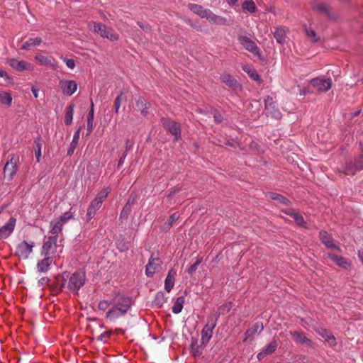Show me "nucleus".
I'll list each match as a JSON object with an SVG mask.
<instances>
[{
  "mask_svg": "<svg viewBox=\"0 0 363 363\" xmlns=\"http://www.w3.org/2000/svg\"><path fill=\"white\" fill-rule=\"evenodd\" d=\"M290 334L293 336L294 340L297 344L303 345L307 347H313L314 343L313 341L307 338L303 332L297 330L290 332Z\"/></svg>",
  "mask_w": 363,
  "mask_h": 363,
  "instance_id": "11",
  "label": "nucleus"
},
{
  "mask_svg": "<svg viewBox=\"0 0 363 363\" xmlns=\"http://www.w3.org/2000/svg\"><path fill=\"white\" fill-rule=\"evenodd\" d=\"M184 303V297L183 296H179L177 298V300L172 307L173 313L175 314L179 313L183 308Z\"/></svg>",
  "mask_w": 363,
  "mask_h": 363,
  "instance_id": "35",
  "label": "nucleus"
},
{
  "mask_svg": "<svg viewBox=\"0 0 363 363\" xmlns=\"http://www.w3.org/2000/svg\"><path fill=\"white\" fill-rule=\"evenodd\" d=\"M242 69L247 72L249 76L255 81H259V76L257 73V72L254 69H252L250 66L248 65H244L242 67Z\"/></svg>",
  "mask_w": 363,
  "mask_h": 363,
  "instance_id": "40",
  "label": "nucleus"
},
{
  "mask_svg": "<svg viewBox=\"0 0 363 363\" xmlns=\"http://www.w3.org/2000/svg\"><path fill=\"white\" fill-rule=\"evenodd\" d=\"M89 27L95 33H98L101 37H104L105 31L106 30L107 26L101 23L92 22L89 23Z\"/></svg>",
  "mask_w": 363,
  "mask_h": 363,
  "instance_id": "28",
  "label": "nucleus"
},
{
  "mask_svg": "<svg viewBox=\"0 0 363 363\" xmlns=\"http://www.w3.org/2000/svg\"><path fill=\"white\" fill-rule=\"evenodd\" d=\"M274 36L279 43L283 44L285 41L286 31L282 28H277L274 31Z\"/></svg>",
  "mask_w": 363,
  "mask_h": 363,
  "instance_id": "36",
  "label": "nucleus"
},
{
  "mask_svg": "<svg viewBox=\"0 0 363 363\" xmlns=\"http://www.w3.org/2000/svg\"><path fill=\"white\" fill-rule=\"evenodd\" d=\"M277 340L273 339L269 344L264 347L260 352L257 354V359L260 361L267 355L272 354L277 348Z\"/></svg>",
  "mask_w": 363,
  "mask_h": 363,
  "instance_id": "13",
  "label": "nucleus"
},
{
  "mask_svg": "<svg viewBox=\"0 0 363 363\" xmlns=\"http://www.w3.org/2000/svg\"><path fill=\"white\" fill-rule=\"evenodd\" d=\"M328 257L334 261L338 266L345 268L348 269L350 267V262L344 257H338L335 255L328 254Z\"/></svg>",
  "mask_w": 363,
  "mask_h": 363,
  "instance_id": "27",
  "label": "nucleus"
},
{
  "mask_svg": "<svg viewBox=\"0 0 363 363\" xmlns=\"http://www.w3.org/2000/svg\"><path fill=\"white\" fill-rule=\"evenodd\" d=\"M123 101L122 94L118 96L114 102L115 112L118 113Z\"/></svg>",
  "mask_w": 363,
  "mask_h": 363,
  "instance_id": "51",
  "label": "nucleus"
},
{
  "mask_svg": "<svg viewBox=\"0 0 363 363\" xmlns=\"http://www.w3.org/2000/svg\"><path fill=\"white\" fill-rule=\"evenodd\" d=\"M191 352L194 357H199L202 353V347L198 345L197 340L192 338L191 342Z\"/></svg>",
  "mask_w": 363,
  "mask_h": 363,
  "instance_id": "34",
  "label": "nucleus"
},
{
  "mask_svg": "<svg viewBox=\"0 0 363 363\" xmlns=\"http://www.w3.org/2000/svg\"><path fill=\"white\" fill-rule=\"evenodd\" d=\"M74 115V105L70 104L68 106L66 110L65 116V123L66 125H70L73 120Z\"/></svg>",
  "mask_w": 363,
  "mask_h": 363,
  "instance_id": "37",
  "label": "nucleus"
},
{
  "mask_svg": "<svg viewBox=\"0 0 363 363\" xmlns=\"http://www.w3.org/2000/svg\"><path fill=\"white\" fill-rule=\"evenodd\" d=\"M264 329L263 324L261 323H255L251 328H250L246 332H245V339L252 337L253 338L254 335L257 333H260Z\"/></svg>",
  "mask_w": 363,
  "mask_h": 363,
  "instance_id": "24",
  "label": "nucleus"
},
{
  "mask_svg": "<svg viewBox=\"0 0 363 363\" xmlns=\"http://www.w3.org/2000/svg\"><path fill=\"white\" fill-rule=\"evenodd\" d=\"M231 308V303H228L223 304L221 306H220L217 311L211 314L210 316L215 319V320L218 321V318L220 315H223L225 313H227Z\"/></svg>",
  "mask_w": 363,
  "mask_h": 363,
  "instance_id": "26",
  "label": "nucleus"
},
{
  "mask_svg": "<svg viewBox=\"0 0 363 363\" xmlns=\"http://www.w3.org/2000/svg\"><path fill=\"white\" fill-rule=\"evenodd\" d=\"M61 243V240L58 242V235H54L53 236L49 237L44 242L43 250H54L56 248L63 247V245Z\"/></svg>",
  "mask_w": 363,
  "mask_h": 363,
  "instance_id": "15",
  "label": "nucleus"
},
{
  "mask_svg": "<svg viewBox=\"0 0 363 363\" xmlns=\"http://www.w3.org/2000/svg\"><path fill=\"white\" fill-rule=\"evenodd\" d=\"M110 334H111L110 333L106 332V333H103V334L100 335L98 337V338H97V339H98L99 340H101V341H102V340H104V338H105V337H109V335H110Z\"/></svg>",
  "mask_w": 363,
  "mask_h": 363,
  "instance_id": "60",
  "label": "nucleus"
},
{
  "mask_svg": "<svg viewBox=\"0 0 363 363\" xmlns=\"http://www.w3.org/2000/svg\"><path fill=\"white\" fill-rule=\"evenodd\" d=\"M32 93L34 96L35 98H38V91L35 88H33L32 89Z\"/></svg>",
  "mask_w": 363,
  "mask_h": 363,
  "instance_id": "63",
  "label": "nucleus"
},
{
  "mask_svg": "<svg viewBox=\"0 0 363 363\" xmlns=\"http://www.w3.org/2000/svg\"><path fill=\"white\" fill-rule=\"evenodd\" d=\"M74 217V212L71 211H68L64 213L62 215L60 216L57 219L60 220L63 225L67 223L69 220L72 219Z\"/></svg>",
  "mask_w": 363,
  "mask_h": 363,
  "instance_id": "41",
  "label": "nucleus"
},
{
  "mask_svg": "<svg viewBox=\"0 0 363 363\" xmlns=\"http://www.w3.org/2000/svg\"><path fill=\"white\" fill-rule=\"evenodd\" d=\"M203 18H206L211 23L218 25H225L227 22L225 18L216 15L209 9L206 10Z\"/></svg>",
  "mask_w": 363,
  "mask_h": 363,
  "instance_id": "14",
  "label": "nucleus"
},
{
  "mask_svg": "<svg viewBox=\"0 0 363 363\" xmlns=\"http://www.w3.org/2000/svg\"><path fill=\"white\" fill-rule=\"evenodd\" d=\"M35 60L40 65L43 66H50L52 69H56V64L52 57L45 56L41 54H38L35 56Z\"/></svg>",
  "mask_w": 363,
  "mask_h": 363,
  "instance_id": "17",
  "label": "nucleus"
},
{
  "mask_svg": "<svg viewBox=\"0 0 363 363\" xmlns=\"http://www.w3.org/2000/svg\"><path fill=\"white\" fill-rule=\"evenodd\" d=\"M220 79L223 83L230 86H233L236 83L235 79L229 74H223L220 77Z\"/></svg>",
  "mask_w": 363,
  "mask_h": 363,
  "instance_id": "47",
  "label": "nucleus"
},
{
  "mask_svg": "<svg viewBox=\"0 0 363 363\" xmlns=\"http://www.w3.org/2000/svg\"><path fill=\"white\" fill-rule=\"evenodd\" d=\"M164 125L168 130L175 136V139L177 140L180 135V127L179 124L173 121L165 120Z\"/></svg>",
  "mask_w": 363,
  "mask_h": 363,
  "instance_id": "18",
  "label": "nucleus"
},
{
  "mask_svg": "<svg viewBox=\"0 0 363 363\" xmlns=\"http://www.w3.org/2000/svg\"><path fill=\"white\" fill-rule=\"evenodd\" d=\"M242 9L249 11L250 13H254L256 10V6L252 1H245L242 3Z\"/></svg>",
  "mask_w": 363,
  "mask_h": 363,
  "instance_id": "46",
  "label": "nucleus"
},
{
  "mask_svg": "<svg viewBox=\"0 0 363 363\" xmlns=\"http://www.w3.org/2000/svg\"><path fill=\"white\" fill-rule=\"evenodd\" d=\"M310 85L318 93L326 92L332 87V80L329 77H320L311 79Z\"/></svg>",
  "mask_w": 363,
  "mask_h": 363,
  "instance_id": "5",
  "label": "nucleus"
},
{
  "mask_svg": "<svg viewBox=\"0 0 363 363\" xmlns=\"http://www.w3.org/2000/svg\"><path fill=\"white\" fill-rule=\"evenodd\" d=\"M9 65L17 71H32L34 67L33 65L29 62H27L24 60H18L17 59L13 58L9 61Z\"/></svg>",
  "mask_w": 363,
  "mask_h": 363,
  "instance_id": "10",
  "label": "nucleus"
},
{
  "mask_svg": "<svg viewBox=\"0 0 363 363\" xmlns=\"http://www.w3.org/2000/svg\"><path fill=\"white\" fill-rule=\"evenodd\" d=\"M239 43L247 51L252 53L259 57H261V53L259 48L257 46L255 43L252 41L250 38L245 35L240 34L238 37Z\"/></svg>",
  "mask_w": 363,
  "mask_h": 363,
  "instance_id": "6",
  "label": "nucleus"
},
{
  "mask_svg": "<svg viewBox=\"0 0 363 363\" xmlns=\"http://www.w3.org/2000/svg\"><path fill=\"white\" fill-rule=\"evenodd\" d=\"M217 321L212 318L211 316H208L207 323L203 327L201 331V344L206 345L212 337L213 331L216 326Z\"/></svg>",
  "mask_w": 363,
  "mask_h": 363,
  "instance_id": "7",
  "label": "nucleus"
},
{
  "mask_svg": "<svg viewBox=\"0 0 363 363\" xmlns=\"http://www.w3.org/2000/svg\"><path fill=\"white\" fill-rule=\"evenodd\" d=\"M42 43V39L40 37L31 38L25 41L22 46L21 49L23 50H30L32 48L38 46Z\"/></svg>",
  "mask_w": 363,
  "mask_h": 363,
  "instance_id": "25",
  "label": "nucleus"
},
{
  "mask_svg": "<svg viewBox=\"0 0 363 363\" xmlns=\"http://www.w3.org/2000/svg\"><path fill=\"white\" fill-rule=\"evenodd\" d=\"M131 305L132 299L130 298L118 296L115 298L113 307L107 312L106 317L111 319H116L125 315L130 308Z\"/></svg>",
  "mask_w": 363,
  "mask_h": 363,
  "instance_id": "1",
  "label": "nucleus"
},
{
  "mask_svg": "<svg viewBox=\"0 0 363 363\" xmlns=\"http://www.w3.org/2000/svg\"><path fill=\"white\" fill-rule=\"evenodd\" d=\"M109 306V303L106 301H101L99 303V308L102 311H105Z\"/></svg>",
  "mask_w": 363,
  "mask_h": 363,
  "instance_id": "55",
  "label": "nucleus"
},
{
  "mask_svg": "<svg viewBox=\"0 0 363 363\" xmlns=\"http://www.w3.org/2000/svg\"><path fill=\"white\" fill-rule=\"evenodd\" d=\"M189 9L191 11H192L194 13H196L201 18H203L204 13L206 11V9H203L201 6L197 5V4H190Z\"/></svg>",
  "mask_w": 363,
  "mask_h": 363,
  "instance_id": "45",
  "label": "nucleus"
},
{
  "mask_svg": "<svg viewBox=\"0 0 363 363\" xmlns=\"http://www.w3.org/2000/svg\"><path fill=\"white\" fill-rule=\"evenodd\" d=\"M309 93V91L306 88H303L300 90V95L305 96Z\"/></svg>",
  "mask_w": 363,
  "mask_h": 363,
  "instance_id": "62",
  "label": "nucleus"
},
{
  "mask_svg": "<svg viewBox=\"0 0 363 363\" xmlns=\"http://www.w3.org/2000/svg\"><path fill=\"white\" fill-rule=\"evenodd\" d=\"M178 218V216L176 213H173L170 216L169 220H168V226L170 227L172 223Z\"/></svg>",
  "mask_w": 363,
  "mask_h": 363,
  "instance_id": "58",
  "label": "nucleus"
},
{
  "mask_svg": "<svg viewBox=\"0 0 363 363\" xmlns=\"http://www.w3.org/2000/svg\"><path fill=\"white\" fill-rule=\"evenodd\" d=\"M17 171V164L16 162L11 158L9 161L6 162L4 166V172L6 177H7L9 179H11L13 176L16 174Z\"/></svg>",
  "mask_w": 363,
  "mask_h": 363,
  "instance_id": "16",
  "label": "nucleus"
},
{
  "mask_svg": "<svg viewBox=\"0 0 363 363\" xmlns=\"http://www.w3.org/2000/svg\"><path fill=\"white\" fill-rule=\"evenodd\" d=\"M197 267L198 265L196 263L191 264L187 270L188 273L192 274L196 270Z\"/></svg>",
  "mask_w": 363,
  "mask_h": 363,
  "instance_id": "59",
  "label": "nucleus"
},
{
  "mask_svg": "<svg viewBox=\"0 0 363 363\" xmlns=\"http://www.w3.org/2000/svg\"><path fill=\"white\" fill-rule=\"evenodd\" d=\"M306 34L307 37L311 39L313 42H317L319 40L315 32L311 28L306 29Z\"/></svg>",
  "mask_w": 363,
  "mask_h": 363,
  "instance_id": "48",
  "label": "nucleus"
},
{
  "mask_svg": "<svg viewBox=\"0 0 363 363\" xmlns=\"http://www.w3.org/2000/svg\"><path fill=\"white\" fill-rule=\"evenodd\" d=\"M118 34L116 33L112 28L108 27L106 28L104 38H106L111 41H116L118 40Z\"/></svg>",
  "mask_w": 363,
  "mask_h": 363,
  "instance_id": "43",
  "label": "nucleus"
},
{
  "mask_svg": "<svg viewBox=\"0 0 363 363\" xmlns=\"http://www.w3.org/2000/svg\"><path fill=\"white\" fill-rule=\"evenodd\" d=\"M54 251H42L37 263V270L40 273L47 272L52 264L55 263Z\"/></svg>",
  "mask_w": 363,
  "mask_h": 363,
  "instance_id": "3",
  "label": "nucleus"
},
{
  "mask_svg": "<svg viewBox=\"0 0 363 363\" xmlns=\"http://www.w3.org/2000/svg\"><path fill=\"white\" fill-rule=\"evenodd\" d=\"M59 86L66 96H72L77 89V84L74 80L62 79L59 82Z\"/></svg>",
  "mask_w": 363,
  "mask_h": 363,
  "instance_id": "9",
  "label": "nucleus"
},
{
  "mask_svg": "<svg viewBox=\"0 0 363 363\" xmlns=\"http://www.w3.org/2000/svg\"><path fill=\"white\" fill-rule=\"evenodd\" d=\"M38 284L39 286H43L44 285H48L50 286V285H51V284H50V279L45 277L40 279L38 281Z\"/></svg>",
  "mask_w": 363,
  "mask_h": 363,
  "instance_id": "53",
  "label": "nucleus"
},
{
  "mask_svg": "<svg viewBox=\"0 0 363 363\" xmlns=\"http://www.w3.org/2000/svg\"><path fill=\"white\" fill-rule=\"evenodd\" d=\"M0 77L9 79V76L4 70L0 69Z\"/></svg>",
  "mask_w": 363,
  "mask_h": 363,
  "instance_id": "61",
  "label": "nucleus"
},
{
  "mask_svg": "<svg viewBox=\"0 0 363 363\" xmlns=\"http://www.w3.org/2000/svg\"><path fill=\"white\" fill-rule=\"evenodd\" d=\"M69 275V273L67 272L62 273V274L57 275L55 277L53 283L50 285V289L56 293L61 291L67 283Z\"/></svg>",
  "mask_w": 363,
  "mask_h": 363,
  "instance_id": "8",
  "label": "nucleus"
},
{
  "mask_svg": "<svg viewBox=\"0 0 363 363\" xmlns=\"http://www.w3.org/2000/svg\"><path fill=\"white\" fill-rule=\"evenodd\" d=\"M161 264V262L159 258H151L149 260L148 264L146 265L145 273L147 277L152 276L157 267H159Z\"/></svg>",
  "mask_w": 363,
  "mask_h": 363,
  "instance_id": "21",
  "label": "nucleus"
},
{
  "mask_svg": "<svg viewBox=\"0 0 363 363\" xmlns=\"http://www.w3.org/2000/svg\"><path fill=\"white\" fill-rule=\"evenodd\" d=\"M16 223V218H9V220L0 228V239L7 238L12 233L14 230Z\"/></svg>",
  "mask_w": 363,
  "mask_h": 363,
  "instance_id": "12",
  "label": "nucleus"
},
{
  "mask_svg": "<svg viewBox=\"0 0 363 363\" xmlns=\"http://www.w3.org/2000/svg\"><path fill=\"white\" fill-rule=\"evenodd\" d=\"M63 225H64L57 218L52 220L50 223V233L58 235L62 231Z\"/></svg>",
  "mask_w": 363,
  "mask_h": 363,
  "instance_id": "29",
  "label": "nucleus"
},
{
  "mask_svg": "<svg viewBox=\"0 0 363 363\" xmlns=\"http://www.w3.org/2000/svg\"><path fill=\"white\" fill-rule=\"evenodd\" d=\"M284 212L286 214L289 215L290 216H291L294 218V220L296 222V223L298 226H300L301 228H307V224L305 222L303 216L301 214L295 212L292 209L285 210V211H284Z\"/></svg>",
  "mask_w": 363,
  "mask_h": 363,
  "instance_id": "19",
  "label": "nucleus"
},
{
  "mask_svg": "<svg viewBox=\"0 0 363 363\" xmlns=\"http://www.w3.org/2000/svg\"><path fill=\"white\" fill-rule=\"evenodd\" d=\"M319 334L325 338V340L330 345H335L336 344V340L335 337L331 335L329 332H328L326 330H322L319 332Z\"/></svg>",
  "mask_w": 363,
  "mask_h": 363,
  "instance_id": "38",
  "label": "nucleus"
},
{
  "mask_svg": "<svg viewBox=\"0 0 363 363\" xmlns=\"http://www.w3.org/2000/svg\"><path fill=\"white\" fill-rule=\"evenodd\" d=\"M269 196L270 199L276 200L281 203H284L285 205H288L289 203V201L287 199L277 193H269Z\"/></svg>",
  "mask_w": 363,
  "mask_h": 363,
  "instance_id": "44",
  "label": "nucleus"
},
{
  "mask_svg": "<svg viewBox=\"0 0 363 363\" xmlns=\"http://www.w3.org/2000/svg\"><path fill=\"white\" fill-rule=\"evenodd\" d=\"M356 164H357L358 169L361 171L363 169V154L359 156V157L355 162Z\"/></svg>",
  "mask_w": 363,
  "mask_h": 363,
  "instance_id": "56",
  "label": "nucleus"
},
{
  "mask_svg": "<svg viewBox=\"0 0 363 363\" xmlns=\"http://www.w3.org/2000/svg\"><path fill=\"white\" fill-rule=\"evenodd\" d=\"M109 191L108 187L103 188L91 201L86 213V220L88 221L94 218L96 211L101 208L102 203L108 195Z\"/></svg>",
  "mask_w": 363,
  "mask_h": 363,
  "instance_id": "2",
  "label": "nucleus"
},
{
  "mask_svg": "<svg viewBox=\"0 0 363 363\" xmlns=\"http://www.w3.org/2000/svg\"><path fill=\"white\" fill-rule=\"evenodd\" d=\"M136 106L137 108L141 111L143 115H145L147 111H146V109H147V104L145 101V100L143 99H139L138 101H137V104H136Z\"/></svg>",
  "mask_w": 363,
  "mask_h": 363,
  "instance_id": "49",
  "label": "nucleus"
},
{
  "mask_svg": "<svg viewBox=\"0 0 363 363\" xmlns=\"http://www.w3.org/2000/svg\"><path fill=\"white\" fill-rule=\"evenodd\" d=\"M166 301H167V298L164 296V292H162V291L157 292L155 296V300H154L155 304L159 307H162V305Z\"/></svg>",
  "mask_w": 363,
  "mask_h": 363,
  "instance_id": "39",
  "label": "nucleus"
},
{
  "mask_svg": "<svg viewBox=\"0 0 363 363\" xmlns=\"http://www.w3.org/2000/svg\"><path fill=\"white\" fill-rule=\"evenodd\" d=\"M13 97L10 92L0 91V105L9 108L11 106Z\"/></svg>",
  "mask_w": 363,
  "mask_h": 363,
  "instance_id": "22",
  "label": "nucleus"
},
{
  "mask_svg": "<svg viewBox=\"0 0 363 363\" xmlns=\"http://www.w3.org/2000/svg\"><path fill=\"white\" fill-rule=\"evenodd\" d=\"M320 239L326 247L333 248L335 247L333 240L326 231L320 232Z\"/></svg>",
  "mask_w": 363,
  "mask_h": 363,
  "instance_id": "30",
  "label": "nucleus"
},
{
  "mask_svg": "<svg viewBox=\"0 0 363 363\" xmlns=\"http://www.w3.org/2000/svg\"><path fill=\"white\" fill-rule=\"evenodd\" d=\"M118 34L116 33L112 28L108 27L106 28L104 38H106L111 41H116L118 40Z\"/></svg>",
  "mask_w": 363,
  "mask_h": 363,
  "instance_id": "42",
  "label": "nucleus"
},
{
  "mask_svg": "<svg viewBox=\"0 0 363 363\" xmlns=\"http://www.w3.org/2000/svg\"><path fill=\"white\" fill-rule=\"evenodd\" d=\"M342 170L345 174L347 175H354L357 172L360 171L358 169L357 164L356 163L352 162H346L342 167Z\"/></svg>",
  "mask_w": 363,
  "mask_h": 363,
  "instance_id": "23",
  "label": "nucleus"
},
{
  "mask_svg": "<svg viewBox=\"0 0 363 363\" xmlns=\"http://www.w3.org/2000/svg\"><path fill=\"white\" fill-rule=\"evenodd\" d=\"M174 284V273L172 274V270H170L164 281V288L167 292H170Z\"/></svg>",
  "mask_w": 363,
  "mask_h": 363,
  "instance_id": "32",
  "label": "nucleus"
},
{
  "mask_svg": "<svg viewBox=\"0 0 363 363\" xmlns=\"http://www.w3.org/2000/svg\"><path fill=\"white\" fill-rule=\"evenodd\" d=\"M265 103V109L267 111V114L272 115L273 117H274L277 119H279L281 117V114L279 111L276 110L272 111V109H274V106H272V99L269 96H267L264 99Z\"/></svg>",
  "mask_w": 363,
  "mask_h": 363,
  "instance_id": "20",
  "label": "nucleus"
},
{
  "mask_svg": "<svg viewBox=\"0 0 363 363\" xmlns=\"http://www.w3.org/2000/svg\"><path fill=\"white\" fill-rule=\"evenodd\" d=\"M359 257L360 258L362 264H363V251H359Z\"/></svg>",
  "mask_w": 363,
  "mask_h": 363,
  "instance_id": "64",
  "label": "nucleus"
},
{
  "mask_svg": "<svg viewBox=\"0 0 363 363\" xmlns=\"http://www.w3.org/2000/svg\"><path fill=\"white\" fill-rule=\"evenodd\" d=\"M60 59L63 60V62L66 64L68 68L73 69L75 67L76 65L73 59L67 58L63 56H61Z\"/></svg>",
  "mask_w": 363,
  "mask_h": 363,
  "instance_id": "50",
  "label": "nucleus"
},
{
  "mask_svg": "<svg viewBox=\"0 0 363 363\" xmlns=\"http://www.w3.org/2000/svg\"><path fill=\"white\" fill-rule=\"evenodd\" d=\"M85 280L86 276L84 272H76L69 277L67 287L70 291L77 292L84 286Z\"/></svg>",
  "mask_w": 363,
  "mask_h": 363,
  "instance_id": "4",
  "label": "nucleus"
},
{
  "mask_svg": "<svg viewBox=\"0 0 363 363\" xmlns=\"http://www.w3.org/2000/svg\"><path fill=\"white\" fill-rule=\"evenodd\" d=\"M81 130V128H79L74 134L72 142L70 143L69 147L67 150V155H72L77 146L79 139V133Z\"/></svg>",
  "mask_w": 363,
  "mask_h": 363,
  "instance_id": "31",
  "label": "nucleus"
},
{
  "mask_svg": "<svg viewBox=\"0 0 363 363\" xmlns=\"http://www.w3.org/2000/svg\"><path fill=\"white\" fill-rule=\"evenodd\" d=\"M29 251H16L15 255L26 259L28 257Z\"/></svg>",
  "mask_w": 363,
  "mask_h": 363,
  "instance_id": "57",
  "label": "nucleus"
},
{
  "mask_svg": "<svg viewBox=\"0 0 363 363\" xmlns=\"http://www.w3.org/2000/svg\"><path fill=\"white\" fill-rule=\"evenodd\" d=\"M19 247L21 250H32V248L33 247V245L32 244H29L27 242L23 241L21 243V245H19Z\"/></svg>",
  "mask_w": 363,
  "mask_h": 363,
  "instance_id": "54",
  "label": "nucleus"
},
{
  "mask_svg": "<svg viewBox=\"0 0 363 363\" xmlns=\"http://www.w3.org/2000/svg\"><path fill=\"white\" fill-rule=\"evenodd\" d=\"M94 104L91 101V108L87 116V135L90 134L94 128Z\"/></svg>",
  "mask_w": 363,
  "mask_h": 363,
  "instance_id": "33",
  "label": "nucleus"
},
{
  "mask_svg": "<svg viewBox=\"0 0 363 363\" xmlns=\"http://www.w3.org/2000/svg\"><path fill=\"white\" fill-rule=\"evenodd\" d=\"M37 149L35 150V157L37 160V162H39L41 159V150H42V145L40 143H38L36 144Z\"/></svg>",
  "mask_w": 363,
  "mask_h": 363,
  "instance_id": "52",
  "label": "nucleus"
}]
</instances>
